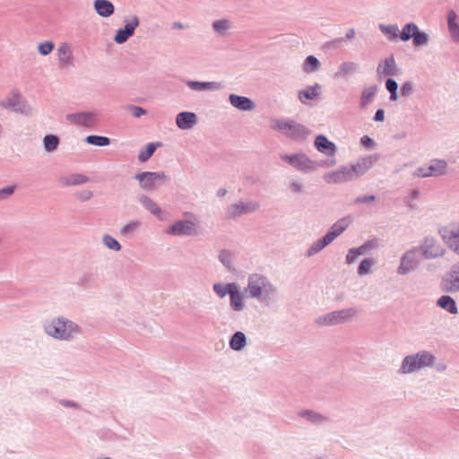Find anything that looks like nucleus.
<instances>
[{
  "instance_id": "obj_2",
  "label": "nucleus",
  "mask_w": 459,
  "mask_h": 459,
  "mask_svg": "<svg viewBox=\"0 0 459 459\" xmlns=\"http://www.w3.org/2000/svg\"><path fill=\"white\" fill-rule=\"evenodd\" d=\"M378 160L377 154L360 156L355 162L342 165L337 170L344 182L356 181L368 173Z\"/></svg>"
},
{
  "instance_id": "obj_45",
  "label": "nucleus",
  "mask_w": 459,
  "mask_h": 459,
  "mask_svg": "<svg viewBox=\"0 0 459 459\" xmlns=\"http://www.w3.org/2000/svg\"><path fill=\"white\" fill-rule=\"evenodd\" d=\"M292 121L286 119H276L273 121L272 127L274 130H278L287 135Z\"/></svg>"
},
{
  "instance_id": "obj_5",
  "label": "nucleus",
  "mask_w": 459,
  "mask_h": 459,
  "mask_svg": "<svg viewBox=\"0 0 459 459\" xmlns=\"http://www.w3.org/2000/svg\"><path fill=\"white\" fill-rule=\"evenodd\" d=\"M280 160L293 169L301 173L314 171L317 164L304 152H293L281 153Z\"/></svg>"
},
{
  "instance_id": "obj_60",
  "label": "nucleus",
  "mask_w": 459,
  "mask_h": 459,
  "mask_svg": "<svg viewBox=\"0 0 459 459\" xmlns=\"http://www.w3.org/2000/svg\"><path fill=\"white\" fill-rule=\"evenodd\" d=\"M133 116L135 117H139L140 116L145 114V110L140 107H133Z\"/></svg>"
},
{
  "instance_id": "obj_26",
  "label": "nucleus",
  "mask_w": 459,
  "mask_h": 459,
  "mask_svg": "<svg viewBox=\"0 0 459 459\" xmlns=\"http://www.w3.org/2000/svg\"><path fill=\"white\" fill-rule=\"evenodd\" d=\"M371 248L370 243H365L358 247L350 248L345 255V263L348 264L355 263L360 255H365Z\"/></svg>"
},
{
  "instance_id": "obj_16",
  "label": "nucleus",
  "mask_w": 459,
  "mask_h": 459,
  "mask_svg": "<svg viewBox=\"0 0 459 459\" xmlns=\"http://www.w3.org/2000/svg\"><path fill=\"white\" fill-rule=\"evenodd\" d=\"M322 86L319 83L308 85L297 91V98L301 104L307 105L309 101L319 99Z\"/></svg>"
},
{
  "instance_id": "obj_61",
  "label": "nucleus",
  "mask_w": 459,
  "mask_h": 459,
  "mask_svg": "<svg viewBox=\"0 0 459 459\" xmlns=\"http://www.w3.org/2000/svg\"><path fill=\"white\" fill-rule=\"evenodd\" d=\"M355 34H356L355 30L351 28L346 31L345 37L348 39H352L355 37Z\"/></svg>"
},
{
  "instance_id": "obj_25",
  "label": "nucleus",
  "mask_w": 459,
  "mask_h": 459,
  "mask_svg": "<svg viewBox=\"0 0 459 459\" xmlns=\"http://www.w3.org/2000/svg\"><path fill=\"white\" fill-rule=\"evenodd\" d=\"M56 56L61 66H67L72 64L73 52L68 43L63 42L59 45Z\"/></svg>"
},
{
  "instance_id": "obj_40",
  "label": "nucleus",
  "mask_w": 459,
  "mask_h": 459,
  "mask_svg": "<svg viewBox=\"0 0 459 459\" xmlns=\"http://www.w3.org/2000/svg\"><path fill=\"white\" fill-rule=\"evenodd\" d=\"M140 201H141L142 204L148 211H150L152 213H153L157 217L161 218V214H162L161 209L151 198L143 195L140 198Z\"/></svg>"
},
{
  "instance_id": "obj_20",
  "label": "nucleus",
  "mask_w": 459,
  "mask_h": 459,
  "mask_svg": "<svg viewBox=\"0 0 459 459\" xmlns=\"http://www.w3.org/2000/svg\"><path fill=\"white\" fill-rule=\"evenodd\" d=\"M198 123L197 116L193 112H181L178 114L176 124L182 130L193 128Z\"/></svg>"
},
{
  "instance_id": "obj_39",
  "label": "nucleus",
  "mask_w": 459,
  "mask_h": 459,
  "mask_svg": "<svg viewBox=\"0 0 459 459\" xmlns=\"http://www.w3.org/2000/svg\"><path fill=\"white\" fill-rule=\"evenodd\" d=\"M376 263L377 262L374 258L363 259L358 267V274L359 276H366L371 274L373 273V267L375 266Z\"/></svg>"
},
{
  "instance_id": "obj_48",
  "label": "nucleus",
  "mask_w": 459,
  "mask_h": 459,
  "mask_svg": "<svg viewBox=\"0 0 459 459\" xmlns=\"http://www.w3.org/2000/svg\"><path fill=\"white\" fill-rule=\"evenodd\" d=\"M55 48V45L52 41H43V42H40L39 45H38V50L39 52L40 55L42 56H47L48 54H50L53 49Z\"/></svg>"
},
{
  "instance_id": "obj_58",
  "label": "nucleus",
  "mask_w": 459,
  "mask_h": 459,
  "mask_svg": "<svg viewBox=\"0 0 459 459\" xmlns=\"http://www.w3.org/2000/svg\"><path fill=\"white\" fill-rule=\"evenodd\" d=\"M375 200L374 195H363L356 198L355 203L356 204H364V203H370Z\"/></svg>"
},
{
  "instance_id": "obj_23",
  "label": "nucleus",
  "mask_w": 459,
  "mask_h": 459,
  "mask_svg": "<svg viewBox=\"0 0 459 459\" xmlns=\"http://www.w3.org/2000/svg\"><path fill=\"white\" fill-rule=\"evenodd\" d=\"M358 70V65L354 62H343L336 69L333 78L336 80L347 79Z\"/></svg>"
},
{
  "instance_id": "obj_12",
  "label": "nucleus",
  "mask_w": 459,
  "mask_h": 459,
  "mask_svg": "<svg viewBox=\"0 0 459 459\" xmlns=\"http://www.w3.org/2000/svg\"><path fill=\"white\" fill-rule=\"evenodd\" d=\"M140 186L145 190H154L166 183L168 176L163 172H142L135 176Z\"/></svg>"
},
{
  "instance_id": "obj_63",
  "label": "nucleus",
  "mask_w": 459,
  "mask_h": 459,
  "mask_svg": "<svg viewBox=\"0 0 459 459\" xmlns=\"http://www.w3.org/2000/svg\"><path fill=\"white\" fill-rule=\"evenodd\" d=\"M92 196V193L91 191H84L82 193L81 198L83 200H88Z\"/></svg>"
},
{
  "instance_id": "obj_7",
  "label": "nucleus",
  "mask_w": 459,
  "mask_h": 459,
  "mask_svg": "<svg viewBox=\"0 0 459 459\" xmlns=\"http://www.w3.org/2000/svg\"><path fill=\"white\" fill-rule=\"evenodd\" d=\"M45 331L54 338L66 340L78 332V326L69 320L56 318L45 325Z\"/></svg>"
},
{
  "instance_id": "obj_14",
  "label": "nucleus",
  "mask_w": 459,
  "mask_h": 459,
  "mask_svg": "<svg viewBox=\"0 0 459 459\" xmlns=\"http://www.w3.org/2000/svg\"><path fill=\"white\" fill-rule=\"evenodd\" d=\"M351 223L352 219L351 217L347 216L341 218L329 228L325 236L329 239L331 243H333L338 237H340L349 229Z\"/></svg>"
},
{
  "instance_id": "obj_13",
  "label": "nucleus",
  "mask_w": 459,
  "mask_h": 459,
  "mask_svg": "<svg viewBox=\"0 0 459 459\" xmlns=\"http://www.w3.org/2000/svg\"><path fill=\"white\" fill-rule=\"evenodd\" d=\"M443 283L445 290L449 293L459 292V261L454 264L446 273Z\"/></svg>"
},
{
  "instance_id": "obj_15",
  "label": "nucleus",
  "mask_w": 459,
  "mask_h": 459,
  "mask_svg": "<svg viewBox=\"0 0 459 459\" xmlns=\"http://www.w3.org/2000/svg\"><path fill=\"white\" fill-rule=\"evenodd\" d=\"M230 104L238 111L252 112L256 108L255 102L246 96L230 94L229 96Z\"/></svg>"
},
{
  "instance_id": "obj_42",
  "label": "nucleus",
  "mask_w": 459,
  "mask_h": 459,
  "mask_svg": "<svg viewBox=\"0 0 459 459\" xmlns=\"http://www.w3.org/2000/svg\"><path fill=\"white\" fill-rule=\"evenodd\" d=\"M323 179L325 180V183L330 185L345 183L337 169L325 173L323 176Z\"/></svg>"
},
{
  "instance_id": "obj_27",
  "label": "nucleus",
  "mask_w": 459,
  "mask_h": 459,
  "mask_svg": "<svg viewBox=\"0 0 459 459\" xmlns=\"http://www.w3.org/2000/svg\"><path fill=\"white\" fill-rule=\"evenodd\" d=\"M378 29L389 41L396 42L400 39V29L397 24L380 23Z\"/></svg>"
},
{
  "instance_id": "obj_54",
  "label": "nucleus",
  "mask_w": 459,
  "mask_h": 459,
  "mask_svg": "<svg viewBox=\"0 0 459 459\" xmlns=\"http://www.w3.org/2000/svg\"><path fill=\"white\" fill-rule=\"evenodd\" d=\"M414 91V85L411 82H404L401 88V95L404 98H409Z\"/></svg>"
},
{
  "instance_id": "obj_52",
  "label": "nucleus",
  "mask_w": 459,
  "mask_h": 459,
  "mask_svg": "<svg viewBox=\"0 0 459 459\" xmlns=\"http://www.w3.org/2000/svg\"><path fill=\"white\" fill-rule=\"evenodd\" d=\"M413 176L416 178H430L432 175L430 174L429 165L427 164L425 166H421L414 170Z\"/></svg>"
},
{
  "instance_id": "obj_51",
  "label": "nucleus",
  "mask_w": 459,
  "mask_h": 459,
  "mask_svg": "<svg viewBox=\"0 0 459 459\" xmlns=\"http://www.w3.org/2000/svg\"><path fill=\"white\" fill-rule=\"evenodd\" d=\"M219 260L221 264L228 269H231L233 265V262L231 259V255L230 253L226 251H221L219 255Z\"/></svg>"
},
{
  "instance_id": "obj_8",
  "label": "nucleus",
  "mask_w": 459,
  "mask_h": 459,
  "mask_svg": "<svg viewBox=\"0 0 459 459\" xmlns=\"http://www.w3.org/2000/svg\"><path fill=\"white\" fill-rule=\"evenodd\" d=\"M419 248L421 258L425 260H436L445 256L446 254V247L435 237L429 236L424 238Z\"/></svg>"
},
{
  "instance_id": "obj_17",
  "label": "nucleus",
  "mask_w": 459,
  "mask_h": 459,
  "mask_svg": "<svg viewBox=\"0 0 459 459\" xmlns=\"http://www.w3.org/2000/svg\"><path fill=\"white\" fill-rule=\"evenodd\" d=\"M196 230V223L191 221H178L168 228L165 232L169 235H191Z\"/></svg>"
},
{
  "instance_id": "obj_57",
  "label": "nucleus",
  "mask_w": 459,
  "mask_h": 459,
  "mask_svg": "<svg viewBox=\"0 0 459 459\" xmlns=\"http://www.w3.org/2000/svg\"><path fill=\"white\" fill-rule=\"evenodd\" d=\"M14 192V186H7L0 189V200L13 195Z\"/></svg>"
},
{
  "instance_id": "obj_11",
  "label": "nucleus",
  "mask_w": 459,
  "mask_h": 459,
  "mask_svg": "<svg viewBox=\"0 0 459 459\" xmlns=\"http://www.w3.org/2000/svg\"><path fill=\"white\" fill-rule=\"evenodd\" d=\"M259 202L255 200H242L230 204L226 209V216L236 219L242 215L255 212L260 209Z\"/></svg>"
},
{
  "instance_id": "obj_59",
  "label": "nucleus",
  "mask_w": 459,
  "mask_h": 459,
  "mask_svg": "<svg viewBox=\"0 0 459 459\" xmlns=\"http://www.w3.org/2000/svg\"><path fill=\"white\" fill-rule=\"evenodd\" d=\"M385 118V110L380 108V109H377L375 116H374V121L376 122H383Z\"/></svg>"
},
{
  "instance_id": "obj_19",
  "label": "nucleus",
  "mask_w": 459,
  "mask_h": 459,
  "mask_svg": "<svg viewBox=\"0 0 459 459\" xmlns=\"http://www.w3.org/2000/svg\"><path fill=\"white\" fill-rule=\"evenodd\" d=\"M377 72L381 77L397 75L399 74V70L394 56H388L380 62L377 65Z\"/></svg>"
},
{
  "instance_id": "obj_24",
  "label": "nucleus",
  "mask_w": 459,
  "mask_h": 459,
  "mask_svg": "<svg viewBox=\"0 0 459 459\" xmlns=\"http://www.w3.org/2000/svg\"><path fill=\"white\" fill-rule=\"evenodd\" d=\"M437 306L449 313L450 315L455 316L459 313L456 301L449 295L440 296L436 302Z\"/></svg>"
},
{
  "instance_id": "obj_44",
  "label": "nucleus",
  "mask_w": 459,
  "mask_h": 459,
  "mask_svg": "<svg viewBox=\"0 0 459 459\" xmlns=\"http://www.w3.org/2000/svg\"><path fill=\"white\" fill-rule=\"evenodd\" d=\"M160 143H149L144 151H141L138 155V159L141 162L148 160L154 153L157 146Z\"/></svg>"
},
{
  "instance_id": "obj_49",
  "label": "nucleus",
  "mask_w": 459,
  "mask_h": 459,
  "mask_svg": "<svg viewBox=\"0 0 459 459\" xmlns=\"http://www.w3.org/2000/svg\"><path fill=\"white\" fill-rule=\"evenodd\" d=\"M359 143L364 149L368 151L374 150L377 147L376 141L368 135H363L360 138Z\"/></svg>"
},
{
  "instance_id": "obj_6",
  "label": "nucleus",
  "mask_w": 459,
  "mask_h": 459,
  "mask_svg": "<svg viewBox=\"0 0 459 459\" xmlns=\"http://www.w3.org/2000/svg\"><path fill=\"white\" fill-rule=\"evenodd\" d=\"M421 263L419 248L412 247L405 250L399 257L396 273L400 276H407L413 273Z\"/></svg>"
},
{
  "instance_id": "obj_30",
  "label": "nucleus",
  "mask_w": 459,
  "mask_h": 459,
  "mask_svg": "<svg viewBox=\"0 0 459 459\" xmlns=\"http://www.w3.org/2000/svg\"><path fill=\"white\" fill-rule=\"evenodd\" d=\"M322 68V64L315 56H307L302 63L301 69L306 74H311L318 72Z\"/></svg>"
},
{
  "instance_id": "obj_33",
  "label": "nucleus",
  "mask_w": 459,
  "mask_h": 459,
  "mask_svg": "<svg viewBox=\"0 0 459 459\" xmlns=\"http://www.w3.org/2000/svg\"><path fill=\"white\" fill-rule=\"evenodd\" d=\"M309 134V131L302 125L291 122L287 136L291 137L295 140H300L306 138Z\"/></svg>"
},
{
  "instance_id": "obj_22",
  "label": "nucleus",
  "mask_w": 459,
  "mask_h": 459,
  "mask_svg": "<svg viewBox=\"0 0 459 459\" xmlns=\"http://www.w3.org/2000/svg\"><path fill=\"white\" fill-rule=\"evenodd\" d=\"M447 29L453 42L459 43L458 15L454 10L447 13Z\"/></svg>"
},
{
  "instance_id": "obj_56",
  "label": "nucleus",
  "mask_w": 459,
  "mask_h": 459,
  "mask_svg": "<svg viewBox=\"0 0 459 459\" xmlns=\"http://www.w3.org/2000/svg\"><path fill=\"white\" fill-rule=\"evenodd\" d=\"M138 224L139 223L136 222V221L129 222L125 227H123V229L121 230V232L123 234H127L129 232H132L133 230H134L138 227Z\"/></svg>"
},
{
  "instance_id": "obj_36",
  "label": "nucleus",
  "mask_w": 459,
  "mask_h": 459,
  "mask_svg": "<svg viewBox=\"0 0 459 459\" xmlns=\"http://www.w3.org/2000/svg\"><path fill=\"white\" fill-rule=\"evenodd\" d=\"M246 345L247 338L242 332L235 333L230 341V346L234 351H242Z\"/></svg>"
},
{
  "instance_id": "obj_29",
  "label": "nucleus",
  "mask_w": 459,
  "mask_h": 459,
  "mask_svg": "<svg viewBox=\"0 0 459 459\" xmlns=\"http://www.w3.org/2000/svg\"><path fill=\"white\" fill-rule=\"evenodd\" d=\"M331 242L329 239L324 236L321 238L314 241L305 251V256L307 258H310L320 253L324 248L329 246Z\"/></svg>"
},
{
  "instance_id": "obj_35",
  "label": "nucleus",
  "mask_w": 459,
  "mask_h": 459,
  "mask_svg": "<svg viewBox=\"0 0 459 459\" xmlns=\"http://www.w3.org/2000/svg\"><path fill=\"white\" fill-rule=\"evenodd\" d=\"M88 178L82 174H73L65 177H62L59 182L64 186L81 185L88 182Z\"/></svg>"
},
{
  "instance_id": "obj_18",
  "label": "nucleus",
  "mask_w": 459,
  "mask_h": 459,
  "mask_svg": "<svg viewBox=\"0 0 459 459\" xmlns=\"http://www.w3.org/2000/svg\"><path fill=\"white\" fill-rule=\"evenodd\" d=\"M139 25V20L136 16H133L129 21L126 22L124 29H119L115 37L114 40L117 44L126 42L134 32V30Z\"/></svg>"
},
{
  "instance_id": "obj_4",
  "label": "nucleus",
  "mask_w": 459,
  "mask_h": 459,
  "mask_svg": "<svg viewBox=\"0 0 459 459\" xmlns=\"http://www.w3.org/2000/svg\"><path fill=\"white\" fill-rule=\"evenodd\" d=\"M358 313L356 307H346L321 315L316 318L315 323L320 327L335 326L352 321Z\"/></svg>"
},
{
  "instance_id": "obj_21",
  "label": "nucleus",
  "mask_w": 459,
  "mask_h": 459,
  "mask_svg": "<svg viewBox=\"0 0 459 459\" xmlns=\"http://www.w3.org/2000/svg\"><path fill=\"white\" fill-rule=\"evenodd\" d=\"M66 117L69 122L83 126H92L95 123V115L91 112L69 114Z\"/></svg>"
},
{
  "instance_id": "obj_28",
  "label": "nucleus",
  "mask_w": 459,
  "mask_h": 459,
  "mask_svg": "<svg viewBox=\"0 0 459 459\" xmlns=\"http://www.w3.org/2000/svg\"><path fill=\"white\" fill-rule=\"evenodd\" d=\"M233 28V23L228 19H219L212 23V30L219 37H227Z\"/></svg>"
},
{
  "instance_id": "obj_10",
  "label": "nucleus",
  "mask_w": 459,
  "mask_h": 459,
  "mask_svg": "<svg viewBox=\"0 0 459 459\" xmlns=\"http://www.w3.org/2000/svg\"><path fill=\"white\" fill-rule=\"evenodd\" d=\"M437 233L447 247L459 255V222H449L438 228Z\"/></svg>"
},
{
  "instance_id": "obj_43",
  "label": "nucleus",
  "mask_w": 459,
  "mask_h": 459,
  "mask_svg": "<svg viewBox=\"0 0 459 459\" xmlns=\"http://www.w3.org/2000/svg\"><path fill=\"white\" fill-rule=\"evenodd\" d=\"M43 143L45 150L50 152L57 148L59 144V139L54 134H48L44 137Z\"/></svg>"
},
{
  "instance_id": "obj_50",
  "label": "nucleus",
  "mask_w": 459,
  "mask_h": 459,
  "mask_svg": "<svg viewBox=\"0 0 459 459\" xmlns=\"http://www.w3.org/2000/svg\"><path fill=\"white\" fill-rule=\"evenodd\" d=\"M103 242H104L105 246L107 247H108L109 249L118 251L121 248L120 244L114 238H112L109 235H105L103 237Z\"/></svg>"
},
{
  "instance_id": "obj_31",
  "label": "nucleus",
  "mask_w": 459,
  "mask_h": 459,
  "mask_svg": "<svg viewBox=\"0 0 459 459\" xmlns=\"http://www.w3.org/2000/svg\"><path fill=\"white\" fill-rule=\"evenodd\" d=\"M432 177H440L446 174L448 169L447 161L442 159L431 160L429 163Z\"/></svg>"
},
{
  "instance_id": "obj_9",
  "label": "nucleus",
  "mask_w": 459,
  "mask_h": 459,
  "mask_svg": "<svg viewBox=\"0 0 459 459\" xmlns=\"http://www.w3.org/2000/svg\"><path fill=\"white\" fill-rule=\"evenodd\" d=\"M316 150L326 156V160L322 164L324 167H333L337 163L336 154L338 152L337 145L330 141L325 135L318 134L314 141Z\"/></svg>"
},
{
  "instance_id": "obj_41",
  "label": "nucleus",
  "mask_w": 459,
  "mask_h": 459,
  "mask_svg": "<svg viewBox=\"0 0 459 459\" xmlns=\"http://www.w3.org/2000/svg\"><path fill=\"white\" fill-rule=\"evenodd\" d=\"M376 91L377 88L375 86H369L363 89L360 96V106L362 108L367 107L372 101Z\"/></svg>"
},
{
  "instance_id": "obj_38",
  "label": "nucleus",
  "mask_w": 459,
  "mask_h": 459,
  "mask_svg": "<svg viewBox=\"0 0 459 459\" xmlns=\"http://www.w3.org/2000/svg\"><path fill=\"white\" fill-rule=\"evenodd\" d=\"M430 42V35L429 33L420 30V29L416 32L413 39L412 45L415 48H424L427 47Z\"/></svg>"
},
{
  "instance_id": "obj_46",
  "label": "nucleus",
  "mask_w": 459,
  "mask_h": 459,
  "mask_svg": "<svg viewBox=\"0 0 459 459\" xmlns=\"http://www.w3.org/2000/svg\"><path fill=\"white\" fill-rule=\"evenodd\" d=\"M86 142L89 144L96 145V146H106L108 145L110 143L109 138L105 136H99V135H89L86 138Z\"/></svg>"
},
{
  "instance_id": "obj_32",
  "label": "nucleus",
  "mask_w": 459,
  "mask_h": 459,
  "mask_svg": "<svg viewBox=\"0 0 459 459\" xmlns=\"http://www.w3.org/2000/svg\"><path fill=\"white\" fill-rule=\"evenodd\" d=\"M94 8L97 13L102 17H109L115 11L113 4L108 0H95Z\"/></svg>"
},
{
  "instance_id": "obj_47",
  "label": "nucleus",
  "mask_w": 459,
  "mask_h": 459,
  "mask_svg": "<svg viewBox=\"0 0 459 459\" xmlns=\"http://www.w3.org/2000/svg\"><path fill=\"white\" fill-rule=\"evenodd\" d=\"M385 88L390 92V100L397 101L399 100V96L397 93L398 85L396 82L393 79H387L385 82Z\"/></svg>"
},
{
  "instance_id": "obj_34",
  "label": "nucleus",
  "mask_w": 459,
  "mask_h": 459,
  "mask_svg": "<svg viewBox=\"0 0 459 459\" xmlns=\"http://www.w3.org/2000/svg\"><path fill=\"white\" fill-rule=\"evenodd\" d=\"M419 29V26L412 22L404 24L402 30H400V40L403 42H407L410 39H413Z\"/></svg>"
},
{
  "instance_id": "obj_1",
  "label": "nucleus",
  "mask_w": 459,
  "mask_h": 459,
  "mask_svg": "<svg viewBox=\"0 0 459 459\" xmlns=\"http://www.w3.org/2000/svg\"><path fill=\"white\" fill-rule=\"evenodd\" d=\"M213 290L219 298L230 296L229 306L235 313L247 309V299H255L264 306H272L279 300L276 284L265 275L257 273L248 275L244 290L237 282H217L213 284Z\"/></svg>"
},
{
  "instance_id": "obj_62",
  "label": "nucleus",
  "mask_w": 459,
  "mask_h": 459,
  "mask_svg": "<svg viewBox=\"0 0 459 459\" xmlns=\"http://www.w3.org/2000/svg\"><path fill=\"white\" fill-rule=\"evenodd\" d=\"M227 193H228L227 189H226V188L221 187V188H220V189H218V190H217V192H216V195H217L218 197H224V196L227 195Z\"/></svg>"
},
{
  "instance_id": "obj_53",
  "label": "nucleus",
  "mask_w": 459,
  "mask_h": 459,
  "mask_svg": "<svg viewBox=\"0 0 459 459\" xmlns=\"http://www.w3.org/2000/svg\"><path fill=\"white\" fill-rule=\"evenodd\" d=\"M289 189L292 194L299 195L304 191V185L301 181L294 179L290 181Z\"/></svg>"
},
{
  "instance_id": "obj_55",
  "label": "nucleus",
  "mask_w": 459,
  "mask_h": 459,
  "mask_svg": "<svg viewBox=\"0 0 459 459\" xmlns=\"http://www.w3.org/2000/svg\"><path fill=\"white\" fill-rule=\"evenodd\" d=\"M221 89V84L217 82H203V91H217Z\"/></svg>"
},
{
  "instance_id": "obj_3",
  "label": "nucleus",
  "mask_w": 459,
  "mask_h": 459,
  "mask_svg": "<svg viewBox=\"0 0 459 459\" xmlns=\"http://www.w3.org/2000/svg\"><path fill=\"white\" fill-rule=\"evenodd\" d=\"M436 357L429 351H420L418 352L405 356L400 365L399 373L409 375L419 372L424 368L434 366Z\"/></svg>"
},
{
  "instance_id": "obj_64",
  "label": "nucleus",
  "mask_w": 459,
  "mask_h": 459,
  "mask_svg": "<svg viewBox=\"0 0 459 459\" xmlns=\"http://www.w3.org/2000/svg\"><path fill=\"white\" fill-rule=\"evenodd\" d=\"M200 85H201V84H200V82H192V83H191V86H192L193 88H195V89H197Z\"/></svg>"
},
{
  "instance_id": "obj_37",
  "label": "nucleus",
  "mask_w": 459,
  "mask_h": 459,
  "mask_svg": "<svg viewBox=\"0 0 459 459\" xmlns=\"http://www.w3.org/2000/svg\"><path fill=\"white\" fill-rule=\"evenodd\" d=\"M299 416L313 423H323L326 420L324 415L311 410H302Z\"/></svg>"
}]
</instances>
